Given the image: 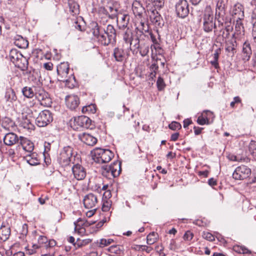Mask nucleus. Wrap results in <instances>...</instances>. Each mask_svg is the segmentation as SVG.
I'll return each mask as SVG.
<instances>
[{
    "mask_svg": "<svg viewBox=\"0 0 256 256\" xmlns=\"http://www.w3.org/2000/svg\"><path fill=\"white\" fill-rule=\"evenodd\" d=\"M69 65L68 62H62L57 66V72L60 77L58 80L62 82L68 80Z\"/></svg>",
    "mask_w": 256,
    "mask_h": 256,
    "instance_id": "nucleus-10",
    "label": "nucleus"
},
{
    "mask_svg": "<svg viewBox=\"0 0 256 256\" xmlns=\"http://www.w3.org/2000/svg\"><path fill=\"white\" fill-rule=\"evenodd\" d=\"M123 39L126 43L130 44V49L131 50L130 46L132 44V35L127 32H126L124 35Z\"/></svg>",
    "mask_w": 256,
    "mask_h": 256,
    "instance_id": "nucleus-44",
    "label": "nucleus"
},
{
    "mask_svg": "<svg viewBox=\"0 0 256 256\" xmlns=\"http://www.w3.org/2000/svg\"><path fill=\"white\" fill-rule=\"evenodd\" d=\"M82 112L83 113L94 114L96 112V106L95 104H91L84 106L82 108Z\"/></svg>",
    "mask_w": 256,
    "mask_h": 256,
    "instance_id": "nucleus-36",
    "label": "nucleus"
},
{
    "mask_svg": "<svg viewBox=\"0 0 256 256\" xmlns=\"http://www.w3.org/2000/svg\"><path fill=\"white\" fill-rule=\"evenodd\" d=\"M14 126V122L11 118L6 117L2 120V126L4 128L9 129L10 127L12 128Z\"/></svg>",
    "mask_w": 256,
    "mask_h": 256,
    "instance_id": "nucleus-35",
    "label": "nucleus"
},
{
    "mask_svg": "<svg viewBox=\"0 0 256 256\" xmlns=\"http://www.w3.org/2000/svg\"><path fill=\"white\" fill-rule=\"evenodd\" d=\"M20 144L25 151L28 153L32 152L34 148V144L32 142L23 136L20 137Z\"/></svg>",
    "mask_w": 256,
    "mask_h": 256,
    "instance_id": "nucleus-18",
    "label": "nucleus"
},
{
    "mask_svg": "<svg viewBox=\"0 0 256 256\" xmlns=\"http://www.w3.org/2000/svg\"><path fill=\"white\" fill-rule=\"evenodd\" d=\"M176 11L178 16L186 18L189 13L188 4L186 0H180L176 4Z\"/></svg>",
    "mask_w": 256,
    "mask_h": 256,
    "instance_id": "nucleus-7",
    "label": "nucleus"
},
{
    "mask_svg": "<svg viewBox=\"0 0 256 256\" xmlns=\"http://www.w3.org/2000/svg\"><path fill=\"white\" fill-rule=\"evenodd\" d=\"M180 134L178 132H176L172 134L170 137V140L174 142L177 140Z\"/></svg>",
    "mask_w": 256,
    "mask_h": 256,
    "instance_id": "nucleus-60",
    "label": "nucleus"
},
{
    "mask_svg": "<svg viewBox=\"0 0 256 256\" xmlns=\"http://www.w3.org/2000/svg\"><path fill=\"white\" fill-rule=\"evenodd\" d=\"M225 8V4H224V1L223 0H218L216 6V8Z\"/></svg>",
    "mask_w": 256,
    "mask_h": 256,
    "instance_id": "nucleus-61",
    "label": "nucleus"
},
{
    "mask_svg": "<svg viewBox=\"0 0 256 256\" xmlns=\"http://www.w3.org/2000/svg\"><path fill=\"white\" fill-rule=\"evenodd\" d=\"M150 69L152 71L150 74V76L152 78H154V77H156V75L157 71L158 69V66L157 63L154 62L150 66Z\"/></svg>",
    "mask_w": 256,
    "mask_h": 256,
    "instance_id": "nucleus-40",
    "label": "nucleus"
},
{
    "mask_svg": "<svg viewBox=\"0 0 256 256\" xmlns=\"http://www.w3.org/2000/svg\"><path fill=\"white\" fill-rule=\"evenodd\" d=\"M169 128L172 130H180L182 126L180 123L176 122H172L169 124Z\"/></svg>",
    "mask_w": 256,
    "mask_h": 256,
    "instance_id": "nucleus-48",
    "label": "nucleus"
},
{
    "mask_svg": "<svg viewBox=\"0 0 256 256\" xmlns=\"http://www.w3.org/2000/svg\"><path fill=\"white\" fill-rule=\"evenodd\" d=\"M22 54L18 52L16 49L12 50L9 54V58L10 61L14 63L18 60L20 58L22 57Z\"/></svg>",
    "mask_w": 256,
    "mask_h": 256,
    "instance_id": "nucleus-31",
    "label": "nucleus"
},
{
    "mask_svg": "<svg viewBox=\"0 0 256 256\" xmlns=\"http://www.w3.org/2000/svg\"><path fill=\"white\" fill-rule=\"evenodd\" d=\"M78 138L82 142L90 146H93L97 142V138L96 137L86 132L80 134Z\"/></svg>",
    "mask_w": 256,
    "mask_h": 256,
    "instance_id": "nucleus-15",
    "label": "nucleus"
},
{
    "mask_svg": "<svg viewBox=\"0 0 256 256\" xmlns=\"http://www.w3.org/2000/svg\"><path fill=\"white\" fill-rule=\"evenodd\" d=\"M154 5L158 8H162L164 4V0H151Z\"/></svg>",
    "mask_w": 256,
    "mask_h": 256,
    "instance_id": "nucleus-51",
    "label": "nucleus"
},
{
    "mask_svg": "<svg viewBox=\"0 0 256 256\" xmlns=\"http://www.w3.org/2000/svg\"><path fill=\"white\" fill-rule=\"evenodd\" d=\"M241 102L242 100L239 96H235L234 98V100L230 102V106L231 108H234L236 104L241 103Z\"/></svg>",
    "mask_w": 256,
    "mask_h": 256,
    "instance_id": "nucleus-52",
    "label": "nucleus"
},
{
    "mask_svg": "<svg viewBox=\"0 0 256 256\" xmlns=\"http://www.w3.org/2000/svg\"><path fill=\"white\" fill-rule=\"evenodd\" d=\"M232 16L234 20L236 22L238 20L242 21L244 18V12L242 6L238 3L232 8Z\"/></svg>",
    "mask_w": 256,
    "mask_h": 256,
    "instance_id": "nucleus-14",
    "label": "nucleus"
},
{
    "mask_svg": "<svg viewBox=\"0 0 256 256\" xmlns=\"http://www.w3.org/2000/svg\"><path fill=\"white\" fill-rule=\"evenodd\" d=\"M24 159L31 166H36L40 163L38 155L36 152H30L24 156Z\"/></svg>",
    "mask_w": 256,
    "mask_h": 256,
    "instance_id": "nucleus-23",
    "label": "nucleus"
},
{
    "mask_svg": "<svg viewBox=\"0 0 256 256\" xmlns=\"http://www.w3.org/2000/svg\"><path fill=\"white\" fill-rule=\"evenodd\" d=\"M111 170L112 178L118 176L121 172L120 163L118 162H114L110 165L107 166V169Z\"/></svg>",
    "mask_w": 256,
    "mask_h": 256,
    "instance_id": "nucleus-22",
    "label": "nucleus"
},
{
    "mask_svg": "<svg viewBox=\"0 0 256 256\" xmlns=\"http://www.w3.org/2000/svg\"><path fill=\"white\" fill-rule=\"evenodd\" d=\"M106 250L108 252L111 254H110V255H112V254H118L120 252V246L118 245L112 246L107 248Z\"/></svg>",
    "mask_w": 256,
    "mask_h": 256,
    "instance_id": "nucleus-41",
    "label": "nucleus"
},
{
    "mask_svg": "<svg viewBox=\"0 0 256 256\" xmlns=\"http://www.w3.org/2000/svg\"><path fill=\"white\" fill-rule=\"evenodd\" d=\"M66 102L69 108L74 110L79 104V98L76 96H68L66 98Z\"/></svg>",
    "mask_w": 256,
    "mask_h": 256,
    "instance_id": "nucleus-20",
    "label": "nucleus"
},
{
    "mask_svg": "<svg viewBox=\"0 0 256 256\" xmlns=\"http://www.w3.org/2000/svg\"><path fill=\"white\" fill-rule=\"evenodd\" d=\"M10 234V228L8 226H3L0 228V238L5 241L8 240Z\"/></svg>",
    "mask_w": 256,
    "mask_h": 256,
    "instance_id": "nucleus-29",
    "label": "nucleus"
},
{
    "mask_svg": "<svg viewBox=\"0 0 256 256\" xmlns=\"http://www.w3.org/2000/svg\"><path fill=\"white\" fill-rule=\"evenodd\" d=\"M91 31L94 36L104 46H108L112 40H116V30L113 26L108 24L106 30L101 26H98L96 22L91 24Z\"/></svg>",
    "mask_w": 256,
    "mask_h": 256,
    "instance_id": "nucleus-1",
    "label": "nucleus"
},
{
    "mask_svg": "<svg viewBox=\"0 0 256 256\" xmlns=\"http://www.w3.org/2000/svg\"><path fill=\"white\" fill-rule=\"evenodd\" d=\"M74 224L75 226L74 230H76L79 227H83V226H88L87 224H86L84 220L80 218H78L76 222H74Z\"/></svg>",
    "mask_w": 256,
    "mask_h": 256,
    "instance_id": "nucleus-45",
    "label": "nucleus"
},
{
    "mask_svg": "<svg viewBox=\"0 0 256 256\" xmlns=\"http://www.w3.org/2000/svg\"><path fill=\"white\" fill-rule=\"evenodd\" d=\"M14 64L22 70H25L28 68V61L23 56Z\"/></svg>",
    "mask_w": 256,
    "mask_h": 256,
    "instance_id": "nucleus-28",
    "label": "nucleus"
},
{
    "mask_svg": "<svg viewBox=\"0 0 256 256\" xmlns=\"http://www.w3.org/2000/svg\"><path fill=\"white\" fill-rule=\"evenodd\" d=\"M220 54V49L218 48L216 50L214 54V60L218 61Z\"/></svg>",
    "mask_w": 256,
    "mask_h": 256,
    "instance_id": "nucleus-57",
    "label": "nucleus"
},
{
    "mask_svg": "<svg viewBox=\"0 0 256 256\" xmlns=\"http://www.w3.org/2000/svg\"><path fill=\"white\" fill-rule=\"evenodd\" d=\"M72 156V148L70 146L64 148L58 157L60 162L64 166L69 164Z\"/></svg>",
    "mask_w": 256,
    "mask_h": 256,
    "instance_id": "nucleus-9",
    "label": "nucleus"
},
{
    "mask_svg": "<svg viewBox=\"0 0 256 256\" xmlns=\"http://www.w3.org/2000/svg\"><path fill=\"white\" fill-rule=\"evenodd\" d=\"M102 210L103 212H108L112 206V201L110 199L102 198Z\"/></svg>",
    "mask_w": 256,
    "mask_h": 256,
    "instance_id": "nucleus-37",
    "label": "nucleus"
},
{
    "mask_svg": "<svg viewBox=\"0 0 256 256\" xmlns=\"http://www.w3.org/2000/svg\"><path fill=\"white\" fill-rule=\"evenodd\" d=\"M208 184L210 186H214L216 185L217 182L216 180H214V178H210L208 180Z\"/></svg>",
    "mask_w": 256,
    "mask_h": 256,
    "instance_id": "nucleus-59",
    "label": "nucleus"
},
{
    "mask_svg": "<svg viewBox=\"0 0 256 256\" xmlns=\"http://www.w3.org/2000/svg\"><path fill=\"white\" fill-rule=\"evenodd\" d=\"M20 141L18 136L13 133L10 132L6 134L4 138V143L8 146H11Z\"/></svg>",
    "mask_w": 256,
    "mask_h": 256,
    "instance_id": "nucleus-21",
    "label": "nucleus"
},
{
    "mask_svg": "<svg viewBox=\"0 0 256 256\" xmlns=\"http://www.w3.org/2000/svg\"><path fill=\"white\" fill-rule=\"evenodd\" d=\"M202 236L204 238L210 242L214 241L215 240L214 236L211 233L208 232H204Z\"/></svg>",
    "mask_w": 256,
    "mask_h": 256,
    "instance_id": "nucleus-46",
    "label": "nucleus"
},
{
    "mask_svg": "<svg viewBox=\"0 0 256 256\" xmlns=\"http://www.w3.org/2000/svg\"><path fill=\"white\" fill-rule=\"evenodd\" d=\"M37 90L38 89H36V88L25 86L22 90V93L25 97L32 98L34 96H36Z\"/></svg>",
    "mask_w": 256,
    "mask_h": 256,
    "instance_id": "nucleus-26",
    "label": "nucleus"
},
{
    "mask_svg": "<svg viewBox=\"0 0 256 256\" xmlns=\"http://www.w3.org/2000/svg\"><path fill=\"white\" fill-rule=\"evenodd\" d=\"M53 120L52 114L48 110H44L40 112L36 120V123L39 127L48 125Z\"/></svg>",
    "mask_w": 256,
    "mask_h": 256,
    "instance_id": "nucleus-3",
    "label": "nucleus"
},
{
    "mask_svg": "<svg viewBox=\"0 0 256 256\" xmlns=\"http://www.w3.org/2000/svg\"><path fill=\"white\" fill-rule=\"evenodd\" d=\"M251 170L247 166L242 165L237 167L232 174V177L235 180H242L250 176Z\"/></svg>",
    "mask_w": 256,
    "mask_h": 256,
    "instance_id": "nucleus-5",
    "label": "nucleus"
},
{
    "mask_svg": "<svg viewBox=\"0 0 256 256\" xmlns=\"http://www.w3.org/2000/svg\"><path fill=\"white\" fill-rule=\"evenodd\" d=\"M236 40L234 39V40L228 41L226 43V52H232L233 54L236 52Z\"/></svg>",
    "mask_w": 256,
    "mask_h": 256,
    "instance_id": "nucleus-32",
    "label": "nucleus"
},
{
    "mask_svg": "<svg viewBox=\"0 0 256 256\" xmlns=\"http://www.w3.org/2000/svg\"><path fill=\"white\" fill-rule=\"evenodd\" d=\"M216 24L214 22V16L212 12L210 10L205 12L203 16V28L205 32H210L215 28Z\"/></svg>",
    "mask_w": 256,
    "mask_h": 256,
    "instance_id": "nucleus-4",
    "label": "nucleus"
},
{
    "mask_svg": "<svg viewBox=\"0 0 256 256\" xmlns=\"http://www.w3.org/2000/svg\"><path fill=\"white\" fill-rule=\"evenodd\" d=\"M114 156L113 152L109 150L96 148L92 152V159L98 164L108 162Z\"/></svg>",
    "mask_w": 256,
    "mask_h": 256,
    "instance_id": "nucleus-2",
    "label": "nucleus"
},
{
    "mask_svg": "<svg viewBox=\"0 0 256 256\" xmlns=\"http://www.w3.org/2000/svg\"><path fill=\"white\" fill-rule=\"evenodd\" d=\"M136 246L138 247L139 249L142 248V250H144L148 253L150 252L152 250V247L148 246L145 245H138Z\"/></svg>",
    "mask_w": 256,
    "mask_h": 256,
    "instance_id": "nucleus-53",
    "label": "nucleus"
},
{
    "mask_svg": "<svg viewBox=\"0 0 256 256\" xmlns=\"http://www.w3.org/2000/svg\"><path fill=\"white\" fill-rule=\"evenodd\" d=\"M252 54V50L250 44L245 42L242 48V58L244 60L248 61L250 60Z\"/></svg>",
    "mask_w": 256,
    "mask_h": 256,
    "instance_id": "nucleus-25",
    "label": "nucleus"
},
{
    "mask_svg": "<svg viewBox=\"0 0 256 256\" xmlns=\"http://www.w3.org/2000/svg\"><path fill=\"white\" fill-rule=\"evenodd\" d=\"M114 242V240L111 238H108V240L102 238L100 240V242L98 243V246L102 248L106 246H107L110 244H111Z\"/></svg>",
    "mask_w": 256,
    "mask_h": 256,
    "instance_id": "nucleus-42",
    "label": "nucleus"
},
{
    "mask_svg": "<svg viewBox=\"0 0 256 256\" xmlns=\"http://www.w3.org/2000/svg\"><path fill=\"white\" fill-rule=\"evenodd\" d=\"M128 15H124L122 18V20L124 22V24L122 26H120V28H124L127 26V24L128 22Z\"/></svg>",
    "mask_w": 256,
    "mask_h": 256,
    "instance_id": "nucleus-54",
    "label": "nucleus"
},
{
    "mask_svg": "<svg viewBox=\"0 0 256 256\" xmlns=\"http://www.w3.org/2000/svg\"><path fill=\"white\" fill-rule=\"evenodd\" d=\"M72 172L74 178L78 180H84L86 174L85 168L81 164H74L72 167Z\"/></svg>",
    "mask_w": 256,
    "mask_h": 256,
    "instance_id": "nucleus-13",
    "label": "nucleus"
},
{
    "mask_svg": "<svg viewBox=\"0 0 256 256\" xmlns=\"http://www.w3.org/2000/svg\"><path fill=\"white\" fill-rule=\"evenodd\" d=\"M136 40L137 41V43L135 44L134 46L138 49L142 56H145L149 52L150 44L147 42H140L138 38H136Z\"/></svg>",
    "mask_w": 256,
    "mask_h": 256,
    "instance_id": "nucleus-16",
    "label": "nucleus"
},
{
    "mask_svg": "<svg viewBox=\"0 0 256 256\" xmlns=\"http://www.w3.org/2000/svg\"><path fill=\"white\" fill-rule=\"evenodd\" d=\"M215 18L222 26L224 22H226L228 18L226 16L225 8H216Z\"/></svg>",
    "mask_w": 256,
    "mask_h": 256,
    "instance_id": "nucleus-17",
    "label": "nucleus"
},
{
    "mask_svg": "<svg viewBox=\"0 0 256 256\" xmlns=\"http://www.w3.org/2000/svg\"><path fill=\"white\" fill-rule=\"evenodd\" d=\"M74 126L78 129L79 128H91L92 125L91 120L86 116H81L75 117L74 118Z\"/></svg>",
    "mask_w": 256,
    "mask_h": 256,
    "instance_id": "nucleus-8",
    "label": "nucleus"
},
{
    "mask_svg": "<svg viewBox=\"0 0 256 256\" xmlns=\"http://www.w3.org/2000/svg\"><path fill=\"white\" fill-rule=\"evenodd\" d=\"M107 166H105L102 167V174L104 176L110 179L112 178L110 172L111 170H108V168L107 169Z\"/></svg>",
    "mask_w": 256,
    "mask_h": 256,
    "instance_id": "nucleus-47",
    "label": "nucleus"
},
{
    "mask_svg": "<svg viewBox=\"0 0 256 256\" xmlns=\"http://www.w3.org/2000/svg\"><path fill=\"white\" fill-rule=\"evenodd\" d=\"M4 98L6 102L10 104H12L16 100L17 96L15 92L12 88H8L6 89L4 95Z\"/></svg>",
    "mask_w": 256,
    "mask_h": 256,
    "instance_id": "nucleus-24",
    "label": "nucleus"
},
{
    "mask_svg": "<svg viewBox=\"0 0 256 256\" xmlns=\"http://www.w3.org/2000/svg\"><path fill=\"white\" fill-rule=\"evenodd\" d=\"M83 203L84 207L88 209L96 208L98 204L97 196L92 193H90L84 196Z\"/></svg>",
    "mask_w": 256,
    "mask_h": 256,
    "instance_id": "nucleus-11",
    "label": "nucleus"
},
{
    "mask_svg": "<svg viewBox=\"0 0 256 256\" xmlns=\"http://www.w3.org/2000/svg\"><path fill=\"white\" fill-rule=\"evenodd\" d=\"M44 68L48 70H50L52 69L53 64L50 62H46L44 64Z\"/></svg>",
    "mask_w": 256,
    "mask_h": 256,
    "instance_id": "nucleus-58",
    "label": "nucleus"
},
{
    "mask_svg": "<svg viewBox=\"0 0 256 256\" xmlns=\"http://www.w3.org/2000/svg\"><path fill=\"white\" fill-rule=\"evenodd\" d=\"M112 196L111 192L110 190L106 191L103 195L102 198L104 199H109Z\"/></svg>",
    "mask_w": 256,
    "mask_h": 256,
    "instance_id": "nucleus-63",
    "label": "nucleus"
},
{
    "mask_svg": "<svg viewBox=\"0 0 256 256\" xmlns=\"http://www.w3.org/2000/svg\"><path fill=\"white\" fill-rule=\"evenodd\" d=\"M36 97L40 102L41 105L46 107L51 106L52 104V100L48 94L44 89L38 88L36 90Z\"/></svg>",
    "mask_w": 256,
    "mask_h": 256,
    "instance_id": "nucleus-6",
    "label": "nucleus"
},
{
    "mask_svg": "<svg viewBox=\"0 0 256 256\" xmlns=\"http://www.w3.org/2000/svg\"><path fill=\"white\" fill-rule=\"evenodd\" d=\"M156 86L158 90H162L164 88L166 84L164 82V79L162 77L159 76L156 82Z\"/></svg>",
    "mask_w": 256,
    "mask_h": 256,
    "instance_id": "nucleus-43",
    "label": "nucleus"
},
{
    "mask_svg": "<svg viewBox=\"0 0 256 256\" xmlns=\"http://www.w3.org/2000/svg\"><path fill=\"white\" fill-rule=\"evenodd\" d=\"M156 234L154 232L150 233L149 234H148L146 238V243L150 245L154 244L156 240Z\"/></svg>",
    "mask_w": 256,
    "mask_h": 256,
    "instance_id": "nucleus-39",
    "label": "nucleus"
},
{
    "mask_svg": "<svg viewBox=\"0 0 256 256\" xmlns=\"http://www.w3.org/2000/svg\"><path fill=\"white\" fill-rule=\"evenodd\" d=\"M194 234L190 231L188 230L185 232L184 234V235L183 238L185 240L190 241L192 240Z\"/></svg>",
    "mask_w": 256,
    "mask_h": 256,
    "instance_id": "nucleus-50",
    "label": "nucleus"
},
{
    "mask_svg": "<svg viewBox=\"0 0 256 256\" xmlns=\"http://www.w3.org/2000/svg\"><path fill=\"white\" fill-rule=\"evenodd\" d=\"M150 18L153 23H154L156 25L160 26V21L162 20V18L160 14L156 12H152V15L150 16Z\"/></svg>",
    "mask_w": 256,
    "mask_h": 256,
    "instance_id": "nucleus-34",
    "label": "nucleus"
},
{
    "mask_svg": "<svg viewBox=\"0 0 256 256\" xmlns=\"http://www.w3.org/2000/svg\"><path fill=\"white\" fill-rule=\"evenodd\" d=\"M252 36L254 42L256 43V21L254 22L252 30Z\"/></svg>",
    "mask_w": 256,
    "mask_h": 256,
    "instance_id": "nucleus-55",
    "label": "nucleus"
},
{
    "mask_svg": "<svg viewBox=\"0 0 256 256\" xmlns=\"http://www.w3.org/2000/svg\"><path fill=\"white\" fill-rule=\"evenodd\" d=\"M232 38L238 41L244 40V29L242 21L238 20L236 22L235 32L232 34Z\"/></svg>",
    "mask_w": 256,
    "mask_h": 256,
    "instance_id": "nucleus-12",
    "label": "nucleus"
},
{
    "mask_svg": "<svg viewBox=\"0 0 256 256\" xmlns=\"http://www.w3.org/2000/svg\"><path fill=\"white\" fill-rule=\"evenodd\" d=\"M96 210V208H92V210H89L86 212V216L89 218L92 216L95 213Z\"/></svg>",
    "mask_w": 256,
    "mask_h": 256,
    "instance_id": "nucleus-62",
    "label": "nucleus"
},
{
    "mask_svg": "<svg viewBox=\"0 0 256 256\" xmlns=\"http://www.w3.org/2000/svg\"><path fill=\"white\" fill-rule=\"evenodd\" d=\"M248 148L250 154L256 160V142L251 141L250 143Z\"/></svg>",
    "mask_w": 256,
    "mask_h": 256,
    "instance_id": "nucleus-38",
    "label": "nucleus"
},
{
    "mask_svg": "<svg viewBox=\"0 0 256 256\" xmlns=\"http://www.w3.org/2000/svg\"><path fill=\"white\" fill-rule=\"evenodd\" d=\"M28 232V226L26 224H24L22 226V234L26 236Z\"/></svg>",
    "mask_w": 256,
    "mask_h": 256,
    "instance_id": "nucleus-56",
    "label": "nucleus"
},
{
    "mask_svg": "<svg viewBox=\"0 0 256 256\" xmlns=\"http://www.w3.org/2000/svg\"><path fill=\"white\" fill-rule=\"evenodd\" d=\"M194 134L196 135H198L200 134L201 132H202V130L203 129L202 128H198V127H196V126H194Z\"/></svg>",
    "mask_w": 256,
    "mask_h": 256,
    "instance_id": "nucleus-64",
    "label": "nucleus"
},
{
    "mask_svg": "<svg viewBox=\"0 0 256 256\" xmlns=\"http://www.w3.org/2000/svg\"><path fill=\"white\" fill-rule=\"evenodd\" d=\"M113 56L116 61L122 62L128 57L129 53L126 54L122 48H116L114 50Z\"/></svg>",
    "mask_w": 256,
    "mask_h": 256,
    "instance_id": "nucleus-19",
    "label": "nucleus"
},
{
    "mask_svg": "<svg viewBox=\"0 0 256 256\" xmlns=\"http://www.w3.org/2000/svg\"><path fill=\"white\" fill-rule=\"evenodd\" d=\"M132 9L134 14L138 16L142 14L144 10V8L141 4L137 1L133 3Z\"/></svg>",
    "mask_w": 256,
    "mask_h": 256,
    "instance_id": "nucleus-30",
    "label": "nucleus"
},
{
    "mask_svg": "<svg viewBox=\"0 0 256 256\" xmlns=\"http://www.w3.org/2000/svg\"><path fill=\"white\" fill-rule=\"evenodd\" d=\"M228 158L230 160L234 161V162H242V161H243L244 160V158H242V157L238 156H235L234 154H230L228 156Z\"/></svg>",
    "mask_w": 256,
    "mask_h": 256,
    "instance_id": "nucleus-49",
    "label": "nucleus"
},
{
    "mask_svg": "<svg viewBox=\"0 0 256 256\" xmlns=\"http://www.w3.org/2000/svg\"><path fill=\"white\" fill-rule=\"evenodd\" d=\"M69 8L72 16H76L79 14V5L76 2H70Z\"/></svg>",
    "mask_w": 256,
    "mask_h": 256,
    "instance_id": "nucleus-33",
    "label": "nucleus"
},
{
    "mask_svg": "<svg viewBox=\"0 0 256 256\" xmlns=\"http://www.w3.org/2000/svg\"><path fill=\"white\" fill-rule=\"evenodd\" d=\"M212 114L210 110H204L200 116L197 120L198 123L200 125H204L205 124H209V119L208 118L207 116L208 114Z\"/></svg>",
    "mask_w": 256,
    "mask_h": 256,
    "instance_id": "nucleus-27",
    "label": "nucleus"
}]
</instances>
